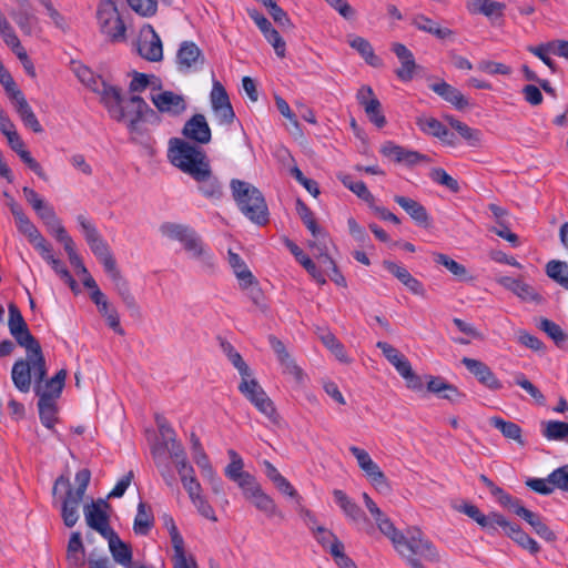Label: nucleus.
I'll return each mask as SVG.
<instances>
[{
    "label": "nucleus",
    "instance_id": "nucleus-1",
    "mask_svg": "<svg viewBox=\"0 0 568 568\" xmlns=\"http://www.w3.org/2000/svg\"><path fill=\"white\" fill-rule=\"evenodd\" d=\"M32 374L34 376V394L39 398L49 396L51 400L57 402L65 385L67 371L62 368L53 377L47 379L48 369L43 352L31 356V358H19L11 369V378L16 388L28 393L31 387Z\"/></svg>",
    "mask_w": 568,
    "mask_h": 568
},
{
    "label": "nucleus",
    "instance_id": "nucleus-2",
    "mask_svg": "<svg viewBox=\"0 0 568 568\" xmlns=\"http://www.w3.org/2000/svg\"><path fill=\"white\" fill-rule=\"evenodd\" d=\"M395 550L410 568H426V562H439L440 555L434 542L418 527H409L397 540Z\"/></svg>",
    "mask_w": 568,
    "mask_h": 568
},
{
    "label": "nucleus",
    "instance_id": "nucleus-3",
    "mask_svg": "<svg viewBox=\"0 0 568 568\" xmlns=\"http://www.w3.org/2000/svg\"><path fill=\"white\" fill-rule=\"evenodd\" d=\"M230 187L239 210L246 219L258 226H265L270 222L265 197L256 186L239 179H232Z\"/></svg>",
    "mask_w": 568,
    "mask_h": 568
},
{
    "label": "nucleus",
    "instance_id": "nucleus-4",
    "mask_svg": "<svg viewBox=\"0 0 568 568\" xmlns=\"http://www.w3.org/2000/svg\"><path fill=\"white\" fill-rule=\"evenodd\" d=\"M109 90L110 92H106L103 99V106L106 109L110 118L116 122L125 123L131 133L139 132L143 109L140 108V102L134 100L141 101L144 99L138 94H132L125 99L120 87Z\"/></svg>",
    "mask_w": 568,
    "mask_h": 568
},
{
    "label": "nucleus",
    "instance_id": "nucleus-5",
    "mask_svg": "<svg viewBox=\"0 0 568 568\" xmlns=\"http://www.w3.org/2000/svg\"><path fill=\"white\" fill-rule=\"evenodd\" d=\"M169 158L174 166L191 178L203 174V168L210 164L203 150L179 138L170 140Z\"/></svg>",
    "mask_w": 568,
    "mask_h": 568
},
{
    "label": "nucleus",
    "instance_id": "nucleus-6",
    "mask_svg": "<svg viewBox=\"0 0 568 568\" xmlns=\"http://www.w3.org/2000/svg\"><path fill=\"white\" fill-rule=\"evenodd\" d=\"M8 311L9 332L17 344L26 349V358H31V356L42 352L39 341L31 334L19 307L14 303H10Z\"/></svg>",
    "mask_w": 568,
    "mask_h": 568
},
{
    "label": "nucleus",
    "instance_id": "nucleus-7",
    "mask_svg": "<svg viewBox=\"0 0 568 568\" xmlns=\"http://www.w3.org/2000/svg\"><path fill=\"white\" fill-rule=\"evenodd\" d=\"M97 18L100 30L112 42H121L125 40V24L121 19L118 8L112 0H101L97 10Z\"/></svg>",
    "mask_w": 568,
    "mask_h": 568
},
{
    "label": "nucleus",
    "instance_id": "nucleus-8",
    "mask_svg": "<svg viewBox=\"0 0 568 568\" xmlns=\"http://www.w3.org/2000/svg\"><path fill=\"white\" fill-rule=\"evenodd\" d=\"M240 393L251 403L256 409L268 418L273 424L280 423V415L274 406L273 400L267 396L265 390L254 378L247 379L242 377L239 385Z\"/></svg>",
    "mask_w": 568,
    "mask_h": 568
},
{
    "label": "nucleus",
    "instance_id": "nucleus-9",
    "mask_svg": "<svg viewBox=\"0 0 568 568\" xmlns=\"http://www.w3.org/2000/svg\"><path fill=\"white\" fill-rule=\"evenodd\" d=\"M60 486H63L67 489L65 496L63 497L61 503V518L65 527L72 528L79 520V506L83 497H78L73 495V488L71 486V483L69 478L64 475H61L55 479L52 488L53 495L57 494L58 488Z\"/></svg>",
    "mask_w": 568,
    "mask_h": 568
},
{
    "label": "nucleus",
    "instance_id": "nucleus-10",
    "mask_svg": "<svg viewBox=\"0 0 568 568\" xmlns=\"http://www.w3.org/2000/svg\"><path fill=\"white\" fill-rule=\"evenodd\" d=\"M110 507V504L102 498L92 500L91 504L84 506L87 525L98 531L104 539L114 532L110 526V516L106 513Z\"/></svg>",
    "mask_w": 568,
    "mask_h": 568
},
{
    "label": "nucleus",
    "instance_id": "nucleus-11",
    "mask_svg": "<svg viewBox=\"0 0 568 568\" xmlns=\"http://www.w3.org/2000/svg\"><path fill=\"white\" fill-rule=\"evenodd\" d=\"M205 57L201 49L192 41H183L176 52L178 70L183 73L201 70Z\"/></svg>",
    "mask_w": 568,
    "mask_h": 568
},
{
    "label": "nucleus",
    "instance_id": "nucleus-12",
    "mask_svg": "<svg viewBox=\"0 0 568 568\" xmlns=\"http://www.w3.org/2000/svg\"><path fill=\"white\" fill-rule=\"evenodd\" d=\"M151 101L158 112L166 113L171 116L181 115L187 108L185 98L173 91H162L161 93L151 94Z\"/></svg>",
    "mask_w": 568,
    "mask_h": 568
},
{
    "label": "nucleus",
    "instance_id": "nucleus-13",
    "mask_svg": "<svg viewBox=\"0 0 568 568\" xmlns=\"http://www.w3.org/2000/svg\"><path fill=\"white\" fill-rule=\"evenodd\" d=\"M463 365L471 373L478 383L490 390H499L503 388L501 382L496 377L491 368L484 362L475 358L464 357Z\"/></svg>",
    "mask_w": 568,
    "mask_h": 568
},
{
    "label": "nucleus",
    "instance_id": "nucleus-14",
    "mask_svg": "<svg viewBox=\"0 0 568 568\" xmlns=\"http://www.w3.org/2000/svg\"><path fill=\"white\" fill-rule=\"evenodd\" d=\"M138 53L145 60L159 62L163 59V47L160 36L150 26L149 31L142 33L138 42Z\"/></svg>",
    "mask_w": 568,
    "mask_h": 568
},
{
    "label": "nucleus",
    "instance_id": "nucleus-15",
    "mask_svg": "<svg viewBox=\"0 0 568 568\" xmlns=\"http://www.w3.org/2000/svg\"><path fill=\"white\" fill-rule=\"evenodd\" d=\"M499 527L504 530L506 536L523 549L529 551V554L537 555L540 551L538 542L525 532L518 524L508 521L504 516L499 521L498 528Z\"/></svg>",
    "mask_w": 568,
    "mask_h": 568
},
{
    "label": "nucleus",
    "instance_id": "nucleus-16",
    "mask_svg": "<svg viewBox=\"0 0 568 568\" xmlns=\"http://www.w3.org/2000/svg\"><path fill=\"white\" fill-rule=\"evenodd\" d=\"M182 134L194 142L206 144L211 141V129L205 116L201 113L194 114L189 119L182 130Z\"/></svg>",
    "mask_w": 568,
    "mask_h": 568
},
{
    "label": "nucleus",
    "instance_id": "nucleus-17",
    "mask_svg": "<svg viewBox=\"0 0 568 568\" xmlns=\"http://www.w3.org/2000/svg\"><path fill=\"white\" fill-rule=\"evenodd\" d=\"M392 51L400 61V68L395 73L400 81L408 82L413 80L415 70L419 68L416 63L413 52L403 43L395 42L392 44Z\"/></svg>",
    "mask_w": 568,
    "mask_h": 568
},
{
    "label": "nucleus",
    "instance_id": "nucleus-18",
    "mask_svg": "<svg viewBox=\"0 0 568 568\" xmlns=\"http://www.w3.org/2000/svg\"><path fill=\"white\" fill-rule=\"evenodd\" d=\"M458 511L475 520L483 529L487 530L489 534L497 531L499 521L504 517L501 514L496 511H491L488 515H485L477 506L468 503H465L458 507Z\"/></svg>",
    "mask_w": 568,
    "mask_h": 568
},
{
    "label": "nucleus",
    "instance_id": "nucleus-19",
    "mask_svg": "<svg viewBox=\"0 0 568 568\" xmlns=\"http://www.w3.org/2000/svg\"><path fill=\"white\" fill-rule=\"evenodd\" d=\"M77 78L92 90L94 93L99 94L100 102L103 104V99L105 93L110 92L109 89H115L118 85H112L108 83L101 75L94 74V72L85 65H79L74 69Z\"/></svg>",
    "mask_w": 568,
    "mask_h": 568
},
{
    "label": "nucleus",
    "instance_id": "nucleus-20",
    "mask_svg": "<svg viewBox=\"0 0 568 568\" xmlns=\"http://www.w3.org/2000/svg\"><path fill=\"white\" fill-rule=\"evenodd\" d=\"M203 174L194 175L192 179L199 184V191L211 201H219L223 196V187L219 179L213 174L211 165L203 168Z\"/></svg>",
    "mask_w": 568,
    "mask_h": 568
},
{
    "label": "nucleus",
    "instance_id": "nucleus-21",
    "mask_svg": "<svg viewBox=\"0 0 568 568\" xmlns=\"http://www.w3.org/2000/svg\"><path fill=\"white\" fill-rule=\"evenodd\" d=\"M105 273L110 276L114 290L121 297L123 304L132 312L139 311V305L133 296V294L130 291V286L128 281L122 276L120 270L118 268L116 264H114L112 267H109L105 270Z\"/></svg>",
    "mask_w": 568,
    "mask_h": 568
},
{
    "label": "nucleus",
    "instance_id": "nucleus-22",
    "mask_svg": "<svg viewBox=\"0 0 568 568\" xmlns=\"http://www.w3.org/2000/svg\"><path fill=\"white\" fill-rule=\"evenodd\" d=\"M498 283L506 290L513 292L524 302L540 303L542 301L541 295L537 293L530 284L525 283L519 278L503 276L498 280Z\"/></svg>",
    "mask_w": 568,
    "mask_h": 568
},
{
    "label": "nucleus",
    "instance_id": "nucleus-23",
    "mask_svg": "<svg viewBox=\"0 0 568 568\" xmlns=\"http://www.w3.org/2000/svg\"><path fill=\"white\" fill-rule=\"evenodd\" d=\"M429 89L459 111L469 106V100L458 89L444 80L429 84Z\"/></svg>",
    "mask_w": 568,
    "mask_h": 568
},
{
    "label": "nucleus",
    "instance_id": "nucleus-24",
    "mask_svg": "<svg viewBox=\"0 0 568 568\" xmlns=\"http://www.w3.org/2000/svg\"><path fill=\"white\" fill-rule=\"evenodd\" d=\"M394 201L410 216L418 226L429 227L430 217L426 207L418 201L404 195H395Z\"/></svg>",
    "mask_w": 568,
    "mask_h": 568
},
{
    "label": "nucleus",
    "instance_id": "nucleus-25",
    "mask_svg": "<svg viewBox=\"0 0 568 568\" xmlns=\"http://www.w3.org/2000/svg\"><path fill=\"white\" fill-rule=\"evenodd\" d=\"M379 152L385 158L396 163H404L408 166L418 164V152L405 149L393 141H386L382 144Z\"/></svg>",
    "mask_w": 568,
    "mask_h": 568
},
{
    "label": "nucleus",
    "instance_id": "nucleus-26",
    "mask_svg": "<svg viewBox=\"0 0 568 568\" xmlns=\"http://www.w3.org/2000/svg\"><path fill=\"white\" fill-rule=\"evenodd\" d=\"M268 342L272 349L276 354L278 362L284 367V373L293 375L296 381H301L303 378V371L291 357L283 342L274 335L268 336Z\"/></svg>",
    "mask_w": 568,
    "mask_h": 568
},
{
    "label": "nucleus",
    "instance_id": "nucleus-27",
    "mask_svg": "<svg viewBox=\"0 0 568 568\" xmlns=\"http://www.w3.org/2000/svg\"><path fill=\"white\" fill-rule=\"evenodd\" d=\"M284 244L290 250V252L294 255L296 261L307 271V273L320 284H325L326 278L324 273L318 268V266L310 258L298 245H296L288 237H284Z\"/></svg>",
    "mask_w": 568,
    "mask_h": 568
},
{
    "label": "nucleus",
    "instance_id": "nucleus-28",
    "mask_svg": "<svg viewBox=\"0 0 568 568\" xmlns=\"http://www.w3.org/2000/svg\"><path fill=\"white\" fill-rule=\"evenodd\" d=\"M467 9L473 14H483L490 20L501 19L506 4L495 0H469Z\"/></svg>",
    "mask_w": 568,
    "mask_h": 568
},
{
    "label": "nucleus",
    "instance_id": "nucleus-29",
    "mask_svg": "<svg viewBox=\"0 0 568 568\" xmlns=\"http://www.w3.org/2000/svg\"><path fill=\"white\" fill-rule=\"evenodd\" d=\"M182 245L192 257L200 260L205 268H214L213 257L206 252L203 241L195 230Z\"/></svg>",
    "mask_w": 568,
    "mask_h": 568
},
{
    "label": "nucleus",
    "instance_id": "nucleus-30",
    "mask_svg": "<svg viewBox=\"0 0 568 568\" xmlns=\"http://www.w3.org/2000/svg\"><path fill=\"white\" fill-rule=\"evenodd\" d=\"M11 18L18 24L24 34H32L38 24V18L33 13L30 3L19 4L16 10L11 12Z\"/></svg>",
    "mask_w": 568,
    "mask_h": 568
},
{
    "label": "nucleus",
    "instance_id": "nucleus-31",
    "mask_svg": "<svg viewBox=\"0 0 568 568\" xmlns=\"http://www.w3.org/2000/svg\"><path fill=\"white\" fill-rule=\"evenodd\" d=\"M109 542V548L112 554L113 559L128 568L133 567L132 566V550L130 546L124 544L119 535L114 531L112 536H109L105 538Z\"/></svg>",
    "mask_w": 568,
    "mask_h": 568
},
{
    "label": "nucleus",
    "instance_id": "nucleus-32",
    "mask_svg": "<svg viewBox=\"0 0 568 568\" xmlns=\"http://www.w3.org/2000/svg\"><path fill=\"white\" fill-rule=\"evenodd\" d=\"M412 26L416 29L433 34L437 39L444 40L454 34V31L448 28H442L436 22H434L430 18L425 14H416L412 19Z\"/></svg>",
    "mask_w": 568,
    "mask_h": 568
},
{
    "label": "nucleus",
    "instance_id": "nucleus-33",
    "mask_svg": "<svg viewBox=\"0 0 568 568\" xmlns=\"http://www.w3.org/2000/svg\"><path fill=\"white\" fill-rule=\"evenodd\" d=\"M229 264L232 267L241 288H248L250 284L255 283V276L248 270L243 258L232 251H229Z\"/></svg>",
    "mask_w": 568,
    "mask_h": 568
},
{
    "label": "nucleus",
    "instance_id": "nucleus-34",
    "mask_svg": "<svg viewBox=\"0 0 568 568\" xmlns=\"http://www.w3.org/2000/svg\"><path fill=\"white\" fill-rule=\"evenodd\" d=\"M246 499L251 500L254 506L267 517L277 516L281 519L284 518V514L277 508L273 498L263 491L262 487L256 488Z\"/></svg>",
    "mask_w": 568,
    "mask_h": 568
},
{
    "label": "nucleus",
    "instance_id": "nucleus-35",
    "mask_svg": "<svg viewBox=\"0 0 568 568\" xmlns=\"http://www.w3.org/2000/svg\"><path fill=\"white\" fill-rule=\"evenodd\" d=\"M348 44L351 48L355 49L371 67L382 68L384 65L383 60L375 54L372 44L365 38L354 37L348 41Z\"/></svg>",
    "mask_w": 568,
    "mask_h": 568
},
{
    "label": "nucleus",
    "instance_id": "nucleus-36",
    "mask_svg": "<svg viewBox=\"0 0 568 568\" xmlns=\"http://www.w3.org/2000/svg\"><path fill=\"white\" fill-rule=\"evenodd\" d=\"M489 424L498 429L507 439L515 440L520 446L525 445V440L523 439V430L516 423L505 420L498 416H493L489 419Z\"/></svg>",
    "mask_w": 568,
    "mask_h": 568
},
{
    "label": "nucleus",
    "instance_id": "nucleus-37",
    "mask_svg": "<svg viewBox=\"0 0 568 568\" xmlns=\"http://www.w3.org/2000/svg\"><path fill=\"white\" fill-rule=\"evenodd\" d=\"M335 503L342 508L344 514L349 517L353 521H359L365 519V513L362 508L353 501L343 490L335 489L333 491Z\"/></svg>",
    "mask_w": 568,
    "mask_h": 568
},
{
    "label": "nucleus",
    "instance_id": "nucleus-38",
    "mask_svg": "<svg viewBox=\"0 0 568 568\" xmlns=\"http://www.w3.org/2000/svg\"><path fill=\"white\" fill-rule=\"evenodd\" d=\"M416 124L424 133L438 138L439 140H447V136L454 138V133L435 118H417Z\"/></svg>",
    "mask_w": 568,
    "mask_h": 568
},
{
    "label": "nucleus",
    "instance_id": "nucleus-39",
    "mask_svg": "<svg viewBox=\"0 0 568 568\" xmlns=\"http://www.w3.org/2000/svg\"><path fill=\"white\" fill-rule=\"evenodd\" d=\"M154 525V516L150 507L143 501L138 505V513L134 518L133 529L134 532L141 536H146Z\"/></svg>",
    "mask_w": 568,
    "mask_h": 568
},
{
    "label": "nucleus",
    "instance_id": "nucleus-40",
    "mask_svg": "<svg viewBox=\"0 0 568 568\" xmlns=\"http://www.w3.org/2000/svg\"><path fill=\"white\" fill-rule=\"evenodd\" d=\"M38 410L41 424L48 429H53L57 423L58 406L55 400H51L49 396L39 398Z\"/></svg>",
    "mask_w": 568,
    "mask_h": 568
},
{
    "label": "nucleus",
    "instance_id": "nucleus-41",
    "mask_svg": "<svg viewBox=\"0 0 568 568\" xmlns=\"http://www.w3.org/2000/svg\"><path fill=\"white\" fill-rule=\"evenodd\" d=\"M541 434L548 440L568 443V423L560 420L542 422Z\"/></svg>",
    "mask_w": 568,
    "mask_h": 568
},
{
    "label": "nucleus",
    "instance_id": "nucleus-42",
    "mask_svg": "<svg viewBox=\"0 0 568 568\" xmlns=\"http://www.w3.org/2000/svg\"><path fill=\"white\" fill-rule=\"evenodd\" d=\"M376 347L382 351L384 356L396 368L399 375L410 365L409 361L387 342H377Z\"/></svg>",
    "mask_w": 568,
    "mask_h": 568
},
{
    "label": "nucleus",
    "instance_id": "nucleus-43",
    "mask_svg": "<svg viewBox=\"0 0 568 568\" xmlns=\"http://www.w3.org/2000/svg\"><path fill=\"white\" fill-rule=\"evenodd\" d=\"M546 274L565 290H568V263L552 260L546 264Z\"/></svg>",
    "mask_w": 568,
    "mask_h": 568
},
{
    "label": "nucleus",
    "instance_id": "nucleus-44",
    "mask_svg": "<svg viewBox=\"0 0 568 568\" xmlns=\"http://www.w3.org/2000/svg\"><path fill=\"white\" fill-rule=\"evenodd\" d=\"M434 262L438 265H443L446 267L453 275H455L457 278L462 281H470L473 280L471 276H467L468 272L467 268L453 260L450 256L443 254V253H434Z\"/></svg>",
    "mask_w": 568,
    "mask_h": 568
},
{
    "label": "nucleus",
    "instance_id": "nucleus-45",
    "mask_svg": "<svg viewBox=\"0 0 568 568\" xmlns=\"http://www.w3.org/2000/svg\"><path fill=\"white\" fill-rule=\"evenodd\" d=\"M160 231L164 236L183 244L194 229L185 224L165 222L160 226Z\"/></svg>",
    "mask_w": 568,
    "mask_h": 568
},
{
    "label": "nucleus",
    "instance_id": "nucleus-46",
    "mask_svg": "<svg viewBox=\"0 0 568 568\" xmlns=\"http://www.w3.org/2000/svg\"><path fill=\"white\" fill-rule=\"evenodd\" d=\"M220 345L223 353L227 356L233 366L239 371L240 375L242 377H248L251 375L250 367L244 362L241 354L234 348V346L225 339H221Z\"/></svg>",
    "mask_w": 568,
    "mask_h": 568
},
{
    "label": "nucleus",
    "instance_id": "nucleus-47",
    "mask_svg": "<svg viewBox=\"0 0 568 568\" xmlns=\"http://www.w3.org/2000/svg\"><path fill=\"white\" fill-rule=\"evenodd\" d=\"M94 256L102 263L104 271L116 264L109 244L102 239L88 244Z\"/></svg>",
    "mask_w": 568,
    "mask_h": 568
},
{
    "label": "nucleus",
    "instance_id": "nucleus-48",
    "mask_svg": "<svg viewBox=\"0 0 568 568\" xmlns=\"http://www.w3.org/2000/svg\"><path fill=\"white\" fill-rule=\"evenodd\" d=\"M537 327L546 333L558 347L562 346L568 339V335L562 331V328L546 317H541L539 320Z\"/></svg>",
    "mask_w": 568,
    "mask_h": 568
},
{
    "label": "nucleus",
    "instance_id": "nucleus-49",
    "mask_svg": "<svg viewBox=\"0 0 568 568\" xmlns=\"http://www.w3.org/2000/svg\"><path fill=\"white\" fill-rule=\"evenodd\" d=\"M296 211H297V214L301 217L303 224L312 233L313 236H317L318 234H322V231H324V230L317 224L314 213L300 199L296 201Z\"/></svg>",
    "mask_w": 568,
    "mask_h": 568
},
{
    "label": "nucleus",
    "instance_id": "nucleus-50",
    "mask_svg": "<svg viewBox=\"0 0 568 568\" xmlns=\"http://www.w3.org/2000/svg\"><path fill=\"white\" fill-rule=\"evenodd\" d=\"M14 109L27 128L31 129L34 133L43 132L42 125L38 121L27 100L20 102V104L14 106Z\"/></svg>",
    "mask_w": 568,
    "mask_h": 568
},
{
    "label": "nucleus",
    "instance_id": "nucleus-51",
    "mask_svg": "<svg viewBox=\"0 0 568 568\" xmlns=\"http://www.w3.org/2000/svg\"><path fill=\"white\" fill-rule=\"evenodd\" d=\"M446 120L463 139L469 142L470 145H477L480 142V132L478 130L468 126L466 123L455 119L454 116H446Z\"/></svg>",
    "mask_w": 568,
    "mask_h": 568
},
{
    "label": "nucleus",
    "instance_id": "nucleus-52",
    "mask_svg": "<svg viewBox=\"0 0 568 568\" xmlns=\"http://www.w3.org/2000/svg\"><path fill=\"white\" fill-rule=\"evenodd\" d=\"M191 444H192V456L193 460L197 465V467L201 469V471L210 473L211 462L209 459V456L206 455L200 438L196 436L195 433H192L190 436Z\"/></svg>",
    "mask_w": 568,
    "mask_h": 568
},
{
    "label": "nucleus",
    "instance_id": "nucleus-53",
    "mask_svg": "<svg viewBox=\"0 0 568 568\" xmlns=\"http://www.w3.org/2000/svg\"><path fill=\"white\" fill-rule=\"evenodd\" d=\"M429 179L445 187H447L453 193H458L460 191V185L456 179L450 176L444 169L442 168H433L428 174Z\"/></svg>",
    "mask_w": 568,
    "mask_h": 568
},
{
    "label": "nucleus",
    "instance_id": "nucleus-54",
    "mask_svg": "<svg viewBox=\"0 0 568 568\" xmlns=\"http://www.w3.org/2000/svg\"><path fill=\"white\" fill-rule=\"evenodd\" d=\"M375 521L381 532L384 534L387 538H389L393 546L395 547L397 540H400L405 532L399 531L390 521V519L384 514H382V516L376 517Z\"/></svg>",
    "mask_w": 568,
    "mask_h": 568
},
{
    "label": "nucleus",
    "instance_id": "nucleus-55",
    "mask_svg": "<svg viewBox=\"0 0 568 568\" xmlns=\"http://www.w3.org/2000/svg\"><path fill=\"white\" fill-rule=\"evenodd\" d=\"M36 213L43 221L50 233L62 226L60 219L57 216L54 209L50 204L43 202L39 211H36Z\"/></svg>",
    "mask_w": 568,
    "mask_h": 568
},
{
    "label": "nucleus",
    "instance_id": "nucleus-56",
    "mask_svg": "<svg viewBox=\"0 0 568 568\" xmlns=\"http://www.w3.org/2000/svg\"><path fill=\"white\" fill-rule=\"evenodd\" d=\"M364 111L369 121L378 129H382L386 125L387 121L383 114L382 104L378 99L369 100L367 105L364 106Z\"/></svg>",
    "mask_w": 568,
    "mask_h": 568
},
{
    "label": "nucleus",
    "instance_id": "nucleus-57",
    "mask_svg": "<svg viewBox=\"0 0 568 568\" xmlns=\"http://www.w3.org/2000/svg\"><path fill=\"white\" fill-rule=\"evenodd\" d=\"M514 383L525 389L536 400V403L539 405L545 404V396L526 377L524 373H516L514 375Z\"/></svg>",
    "mask_w": 568,
    "mask_h": 568
},
{
    "label": "nucleus",
    "instance_id": "nucleus-58",
    "mask_svg": "<svg viewBox=\"0 0 568 568\" xmlns=\"http://www.w3.org/2000/svg\"><path fill=\"white\" fill-rule=\"evenodd\" d=\"M321 339L323 344L328 349L332 351V353L336 356L338 361L344 363L348 362L343 344L336 338V336L333 333L326 332L321 336Z\"/></svg>",
    "mask_w": 568,
    "mask_h": 568
},
{
    "label": "nucleus",
    "instance_id": "nucleus-59",
    "mask_svg": "<svg viewBox=\"0 0 568 568\" xmlns=\"http://www.w3.org/2000/svg\"><path fill=\"white\" fill-rule=\"evenodd\" d=\"M129 75L132 77V80L129 84V91L134 93L143 92L151 83V79H154V75H150L146 73L138 72L135 70L131 71Z\"/></svg>",
    "mask_w": 568,
    "mask_h": 568
},
{
    "label": "nucleus",
    "instance_id": "nucleus-60",
    "mask_svg": "<svg viewBox=\"0 0 568 568\" xmlns=\"http://www.w3.org/2000/svg\"><path fill=\"white\" fill-rule=\"evenodd\" d=\"M547 480L555 488L568 493V464L552 470L548 475Z\"/></svg>",
    "mask_w": 568,
    "mask_h": 568
},
{
    "label": "nucleus",
    "instance_id": "nucleus-61",
    "mask_svg": "<svg viewBox=\"0 0 568 568\" xmlns=\"http://www.w3.org/2000/svg\"><path fill=\"white\" fill-rule=\"evenodd\" d=\"M316 541L331 554V548L337 542H342L331 530L323 526H317L313 532Z\"/></svg>",
    "mask_w": 568,
    "mask_h": 568
},
{
    "label": "nucleus",
    "instance_id": "nucleus-62",
    "mask_svg": "<svg viewBox=\"0 0 568 568\" xmlns=\"http://www.w3.org/2000/svg\"><path fill=\"white\" fill-rule=\"evenodd\" d=\"M315 240L308 242V246L312 250L314 256L318 260L328 253V243L331 241L328 234L322 231V234L313 236Z\"/></svg>",
    "mask_w": 568,
    "mask_h": 568
},
{
    "label": "nucleus",
    "instance_id": "nucleus-63",
    "mask_svg": "<svg viewBox=\"0 0 568 568\" xmlns=\"http://www.w3.org/2000/svg\"><path fill=\"white\" fill-rule=\"evenodd\" d=\"M16 224L19 232L26 235L31 244L42 235L27 215L17 220Z\"/></svg>",
    "mask_w": 568,
    "mask_h": 568
},
{
    "label": "nucleus",
    "instance_id": "nucleus-64",
    "mask_svg": "<svg viewBox=\"0 0 568 568\" xmlns=\"http://www.w3.org/2000/svg\"><path fill=\"white\" fill-rule=\"evenodd\" d=\"M331 555L339 568H357L353 559L344 552V544L337 542L331 548Z\"/></svg>",
    "mask_w": 568,
    "mask_h": 568
}]
</instances>
